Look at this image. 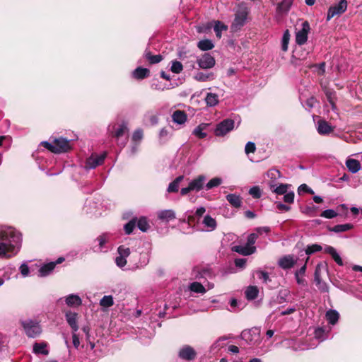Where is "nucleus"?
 Wrapping results in <instances>:
<instances>
[{
    "label": "nucleus",
    "mask_w": 362,
    "mask_h": 362,
    "mask_svg": "<svg viewBox=\"0 0 362 362\" xmlns=\"http://www.w3.org/2000/svg\"><path fill=\"white\" fill-rule=\"evenodd\" d=\"M21 234L13 228L3 230L0 228V257L9 258L16 247L21 246Z\"/></svg>",
    "instance_id": "obj_1"
},
{
    "label": "nucleus",
    "mask_w": 362,
    "mask_h": 362,
    "mask_svg": "<svg viewBox=\"0 0 362 362\" xmlns=\"http://www.w3.org/2000/svg\"><path fill=\"white\" fill-rule=\"evenodd\" d=\"M41 146L54 153L67 152L71 149L69 141L62 137L54 139L52 143L42 141Z\"/></svg>",
    "instance_id": "obj_2"
},
{
    "label": "nucleus",
    "mask_w": 362,
    "mask_h": 362,
    "mask_svg": "<svg viewBox=\"0 0 362 362\" xmlns=\"http://www.w3.org/2000/svg\"><path fill=\"white\" fill-rule=\"evenodd\" d=\"M248 14L249 8L243 5L240 6L235 13L231 28L234 30H240L245 24Z\"/></svg>",
    "instance_id": "obj_3"
},
{
    "label": "nucleus",
    "mask_w": 362,
    "mask_h": 362,
    "mask_svg": "<svg viewBox=\"0 0 362 362\" xmlns=\"http://www.w3.org/2000/svg\"><path fill=\"white\" fill-rule=\"evenodd\" d=\"M235 122L231 119H225L216 124L214 134L216 136H223L234 129Z\"/></svg>",
    "instance_id": "obj_4"
},
{
    "label": "nucleus",
    "mask_w": 362,
    "mask_h": 362,
    "mask_svg": "<svg viewBox=\"0 0 362 362\" xmlns=\"http://www.w3.org/2000/svg\"><path fill=\"white\" fill-rule=\"evenodd\" d=\"M347 8V1L340 0L338 4L332 6L329 8L327 15V21H330L332 18L337 16H340L344 13Z\"/></svg>",
    "instance_id": "obj_5"
},
{
    "label": "nucleus",
    "mask_w": 362,
    "mask_h": 362,
    "mask_svg": "<svg viewBox=\"0 0 362 362\" xmlns=\"http://www.w3.org/2000/svg\"><path fill=\"white\" fill-rule=\"evenodd\" d=\"M21 325L28 337L35 338L41 333L42 330L37 322L29 320L22 322Z\"/></svg>",
    "instance_id": "obj_6"
},
{
    "label": "nucleus",
    "mask_w": 362,
    "mask_h": 362,
    "mask_svg": "<svg viewBox=\"0 0 362 362\" xmlns=\"http://www.w3.org/2000/svg\"><path fill=\"white\" fill-rule=\"evenodd\" d=\"M310 30L308 21L302 23V28L296 33V42L298 45H304L308 40V35Z\"/></svg>",
    "instance_id": "obj_7"
},
{
    "label": "nucleus",
    "mask_w": 362,
    "mask_h": 362,
    "mask_svg": "<svg viewBox=\"0 0 362 362\" xmlns=\"http://www.w3.org/2000/svg\"><path fill=\"white\" fill-rule=\"evenodd\" d=\"M197 355V351L189 345L183 346L178 352L180 358L189 361L194 360Z\"/></svg>",
    "instance_id": "obj_8"
},
{
    "label": "nucleus",
    "mask_w": 362,
    "mask_h": 362,
    "mask_svg": "<svg viewBox=\"0 0 362 362\" xmlns=\"http://www.w3.org/2000/svg\"><path fill=\"white\" fill-rule=\"evenodd\" d=\"M260 329L257 327H252L250 329H245L242 332L240 337L247 343H252L259 339Z\"/></svg>",
    "instance_id": "obj_9"
},
{
    "label": "nucleus",
    "mask_w": 362,
    "mask_h": 362,
    "mask_svg": "<svg viewBox=\"0 0 362 362\" xmlns=\"http://www.w3.org/2000/svg\"><path fill=\"white\" fill-rule=\"evenodd\" d=\"M197 64L200 69H207L215 66L216 61L214 57L209 53H205L197 59Z\"/></svg>",
    "instance_id": "obj_10"
},
{
    "label": "nucleus",
    "mask_w": 362,
    "mask_h": 362,
    "mask_svg": "<svg viewBox=\"0 0 362 362\" xmlns=\"http://www.w3.org/2000/svg\"><path fill=\"white\" fill-rule=\"evenodd\" d=\"M107 156V153L104 152L100 156H91L89 157L86 162V168H95L98 165H100L103 163L105 158Z\"/></svg>",
    "instance_id": "obj_11"
},
{
    "label": "nucleus",
    "mask_w": 362,
    "mask_h": 362,
    "mask_svg": "<svg viewBox=\"0 0 362 362\" xmlns=\"http://www.w3.org/2000/svg\"><path fill=\"white\" fill-rule=\"evenodd\" d=\"M296 259L292 255H284L278 261V265L283 269H289L296 264Z\"/></svg>",
    "instance_id": "obj_12"
},
{
    "label": "nucleus",
    "mask_w": 362,
    "mask_h": 362,
    "mask_svg": "<svg viewBox=\"0 0 362 362\" xmlns=\"http://www.w3.org/2000/svg\"><path fill=\"white\" fill-rule=\"evenodd\" d=\"M206 181V177L203 175H200L197 176L196 178L193 179L188 185L190 189L195 192H199L204 187V183Z\"/></svg>",
    "instance_id": "obj_13"
},
{
    "label": "nucleus",
    "mask_w": 362,
    "mask_h": 362,
    "mask_svg": "<svg viewBox=\"0 0 362 362\" xmlns=\"http://www.w3.org/2000/svg\"><path fill=\"white\" fill-rule=\"evenodd\" d=\"M67 323L71 327L73 332H76L78 329V314L71 311H67L65 314Z\"/></svg>",
    "instance_id": "obj_14"
},
{
    "label": "nucleus",
    "mask_w": 362,
    "mask_h": 362,
    "mask_svg": "<svg viewBox=\"0 0 362 362\" xmlns=\"http://www.w3.org/2000/svg\"><path fill=\"white\" fill-rule=\"evenodd\" d=\"M232 250L242 255H250L255 252L256 247H250L248 245H235L232 247Z\"/></svg>",
    "instance_id": "obj_15"
},
{
    "label": "nucleus",
    "mask_w": 362,
    "mask_h": 362,
    "mask_svg": "<svg viewBox=\"0 0 362 362\" xmlns=\"http://www.w3.org/2000/svg\"><path fill=\"white\" fill-rule=\"evenodd\" d=\"M150 70L147 68L139 66L132 72V77L136 80H143L149 77Z\"/></svg>",
    "instance_id": "obj_16"
},
{
    "label": "nucleus",
    "mask_w": 362,
    "mask_h": 362,
    "mask_svg": "<svg viewBox=\"0 0 362 362\" xmlns=\"http://www.w3.org/2000/svg\"><path fill=\"white\" fill-rule=\"evenodd\" d=\"M158 219L168 222L171 220H174L175 216V213L172 209H166V210H162L158 213Z\"/></svg>",
    "instance_id": "obj_17"
},
{
    "label": "nucleus",
    "mask_w": 362,
    "mask_h": 362,
    "mask_svg": "<svg viewBox=\"0 0 362 362\" xmlns=\"http://www.w3.org/2000/svg\"><path fill=\"white\" fill-rule=\"evenodd\" d=\"M317 124V132L320 134H328L333 131V127L325 120H320Z\"/></svg>",
    "instance_id": "obj_18"
},
{
    "label": "nucleus",
    "mask_w": 362,
    "mask_h": 362,
    "mask_svg": "<svg viewBox=\"0 0 362 362\" xmlns=\"http://www.w3.org/2000/svg\"><path fill=\"white\" fill-rule=\"evenodd\" d=\"M172 118L174 122L182 124L187 121V115L185 111L177 110L173 113Z\"/></svg>",
    "instance_id": "obj_19"
},
{
    "label": "nucleus",
    "mask_w": 362,
    "mask_h": 362,
    "mask_svg": "<svg viewBox=\"0 0 362 362\" xmlns=\"http://www.w3.org/2000/svg\"><path fill=\"white\" fill-rule=\"evenodd\" d=\"M294 0H283L277 4L276 12L287 13L290 10Z\"/></svg>",
    "instance_id": "obj_20"
},
{
    "label": "nucleus",
    "mask_w": 362,
    "mask_h": 362,
    "mask_svg": "<svg viewBox=\"0 0 362 362\" xmlns=\"http://www.w3.org/2000/svg\"><path fill=\"white\" fill-rule=\"evenodd\" d=\"M56 263L53 262L43 264L39 269V276L41 277L47 276L54 269Z\"/></svg>",
    "instance_id": "obj_21"
},
{
    "label": "nucleus",
    "mask_w": 362,
    "mask_h": 362,
    "mask_svg": "<svg viewBox=\"0 0 362 362\" xmlns=\"http://www.w3.org/2000/svg\"><path fill=\"white\" fill-rule=\"evenodd\" d=\"M144 57L151 65L158 64L163 59L161 54L153 55L151 51L147 50L145 51Z\"/></svg>",
    "instance_id": "obj_22"
},
{
    "label": "nucleus",
    "mask_w": 362,
    "mask_h": 362,
    "mask_svg": "<svg viewBox=\"0 0 362 362\" xmlns=\"http://www.w3.org/2000/svg\"><path fill=\"white\" fill-rule=\"evenodd\" d=\"M325 252L332 256V259L339 266L343 265V261L337 252L336 250L332 246H327L325 248Z\"/></svg>",
    "instance_id": "obj_23"
},
{
    "label": "nucleus",
    "mask_w": 362,
    "mask_h": 362,
    "mask_svg": "<svg viewBox=\"0 0 362 362\" xmlns=\"http://www.w3.org/2000/svg\"><path fill=\"white\" fill-rule=\"evenodd\" d=\"M346 165L349 170L352 173H357L361 168L360 162L354 158H349L346 161Z\"/></svg>",
    "instance_id": "obj_24"
},
{
    "label": "nucleus",
    "mask_w": 362,
    "mask_h": 362,
    "mask_svg": "<svg viewBox=\"0 0 362 362\" xmlns=\"http://www.w3.org/2000/svg\"><path fill=\"white\" fill-rule=\"evenodd\" d=\"M226 200L235 208H240L242 204V198L235 194H229L226 196Z\"/></svg>",
    "instance_id": "obj_25"
},
{
    "label": "nucleus",
    "mask_w": 362,
    "mask_h": 362,
    "mask_svg": "<svg viewBox=\"0 0 362 362\" xmlns=\"http://www.w3.org/2000/svg\"><path fill=\"white\" fill-rule=\"evenodd\" d=\"M259 289L256 286H249L245 290V297L249 300H255L257 298Z\"/></svg>",
    "instance_id": "obj_26"
},
{
    "label": "nucleus",
    "mask_w": 362,
    "mask_h": 362,
    "mask_svg": "<svg viewBox=\"0 0 362 362\" xmlns=\"http://www.w3.org/2000/svg\"><path fill=\"white\" fill-rule=\"evenodd\" d=\"M354 226L351 223L339 224L333 227H329L328 230L332 232L337 233L345 232L352 229Z\"/></svg>",
    "instance_id": "obj_27"
},
{
    "label": "nucleus",
    "mask_w": 362,
    "mask_h": 362,
    "mask_svg": "<svg viewBox=\"0 0 362 362\" xmlns=\"http://www.w3.org/2000/svg\"><path fill=\"white\" fill-rule=\"evenodd\" d=\"M66 303L69 307L79 306L81 305L82 300L78 296L71 294L66 297Z\"/></svg>",
    "instance_id": "obj_28"
},
{
    "label": "nucleus",
    "mask_w": 362,
    "mask_h": 362,
    "mask_svg": "<svg viewBox=\"0 0 362 362\" xmlns=\"http://www.w3.org/2000/svg\"><path fill=\"white\" fill-rule=\"evenodd\" d=\"M326 318L329 324L334 325L338 322L339 314L335 310H329L326 313Z\"/></svg>",
    "instance_id": "obj_29"
},
{
    "label": "nucleus",
    "mask_w": 362,
    "mask_h": 362,
    "mask_svg": "<svg viewBox=\"0 0 362 362\" xmlns=\"http://www.w3.org/2000/svg\"><path fill=\"white\" fill-rule=\"evenodd\" d=\"M197 47L202 51H208L212 49L214 47V45L211 40L204 39L197 43Z\"/></svg>",
    "instance_id": "obj_30"
},
{
    "label": "nucleus",
    "mask_w": 362,
    "mask_h": 362,
    "mask_svg": "<svg viewBox=\"0 0 362 362\" xmlns=\"http://www.w3.org/2000/svg\"><path fill=\"white\" fill-rule=\"evenodd\" d=\"M45 343H35L33 345V352L36 354L48 355L49 351L46 349Z\"/></svg>",
    "instance_id": "obj_31"
},
{
    "label": "nucleus",
    "mask_w": 362,
    "mask_h": 362,
    "mask_svg": "<svg viewBox=\"0 0 362 362\" xmlns=\"http://www.w3.org/2000/svg\"><path fill=\"white\" fill-rule=\"evenodd\" d=\"M214 29L216 33V37L220 39L222 36L221 32L227 30L228 26L225 25L223 23L219 21H215Z\"/></svg>",
    "instance_id": "obj_32"
},
{
    "label": "nucleus",
    "mask_w": 362,
    "mask_h": 362,
    "mask_svg": "<svg viewBox=\"0 0 362 362\" xmlns=\"http://www.w3.org/2000/svg\"><path fill=\"white\" fill-rule=\"evenodd\" d=\"M127 131L128 128L127 124L123 122L121 124H119V128L117 129L115 132L112 133V136L118 139L122 137Z\"/></svg>",
    "instance_id": "obj_33"
},
{
    "label": "nucleus",
    "mask_w": 362,
    "mask_h": 362,
    "mask_svg": "<svg viewBox=\"0 0 362 362\" xmlns=\"http://www.w3.org/2000/svg\"><path fill=\"white\" fill-rule=\"evenodd\" d=\"M209 126V124L202 123L197 126L193 131V134L199 139H204L206 134L203 131Z\"/></svg>",
    "instance_id": "obj_34"
},
{
    "label": "nucleus",
    "mask_w": 362,
    "mask_h": 362,
    "mask_svg": "<svg viewBox=\"0 0 362 362\" xmlns=\"http://www.w3.org/2000/svg\"><path fill=\"white\" fill-rule=\"evenodd\" d=\"M206 105L209 106H215L218 103V95L215 93H208L205 98Z\"/></svg>",
    "instance_id": "obj_35"
},
{
    "label": "nucleus",
    "mask_w": 362,
    "mask_h": 362,
    "mask_svg": "<svg viewBox=\"0 0 362 362\" xmlns=\"http://www.w3.org/2000/svg\"><path fill=\"white\" fill-rule=\"evenodd\" d=\"M189 289L197 293H204L206 292V289L204 286L199 282H193L189 286Z\"/></svg>",
    "instance_id": "obj_36"
},
{
    "label": "nucleus",
    "mask_w": 362,
    "mask_h": 362,
    "mask_svg": "<svg viewBox=\"0 0 362 362\" xmlns=\"http://www.w3.org/2000/svg\"><path fill=\"white\" fill-rule=\"evenodd\" d=\"M137 227L142 231L146 232L149 228L148 222L145 217H141L139 219H136Z\"/></svg>",
    "instance_id": "obj_37"
},
{
    "label": "nucleus",
    "mask_w": 362,
    "mask_h": 362,
    "mask_svg": "<svg viewBox=\"0 0 362 362\" xmlns=\"http://www.w3.org/2000/svg\"><path fill=\"white\" fill-rule=\"evenodd\" d=\"M203 223L206 227L210 228L211 230H214L216 227V220L209 215H206L204 216Z\"/></svg>",
    "instance_id": "obj_38"
},
{
    "label": "nucleus",
    "mask_w": 362,
    "mask_h": 362,
    "mask_svg": "<svg viewBox=\"0 0 362 362\" xmlns=\"http://www.w3.org/2000/svg\"><path fill=\"white\" fill-rule=\"evenodd\" d=\"M136 226V218H134L124 225V229L125 233L127 235H130L133 232Z\"/></svg>",
    "instance_id": "obj_39"
},
{
    "label": "nucleus",
    "mask_w": 362,
    "mask_h": 362,
    "mask_svg": "<svg viewBox=\"0 0 362 362\" xmlns=\"http://www.w3.org/2000/svg\"><path fill=\"white\" fill-rule=\"evenodd\" d=\"M213 74L211 73V74H204L203 72H198L195 76H194V79L197 81H202V82H204V81H207L211 78H213Z\"/></svg>",
    "instance_id": "obj_40"
},
{
    "label": "nucleus",
    "mask_w": 362,
    "mask_h": 362,
    "mask_svg": "<svg viewBox=\"0 0 362 362\" xmlns=\"http://www.w3.org/2000/svg\"><path fill=\"white\" fill-rule=\"evenodd\" d=\"M114 304L113 298L112 296H105L100 301V305L104 308H109Z\"/></svg>",
    "instance_id": "obj_41"
},
{
    "label": "nucleus",
    "mask_w": 362,
    "mask_h": 362,
    "mask_svg": "<svg viewBox=\"0 0 362 362\" xmlns=\"http://www.w3.org/2000/svg\"><path fill=\"white\" fill-rule=\"evenodd\" d=\"M316 286H317L318 289L322 293H328L329 292V286L327 284L325 281H322L321 279V277L318 279V280H314Z\"/></svg>",
    "instance_id": "obj_42"
},
{
    "label": "nucleus",
    "mask_w": 362,
    "mask_h": 362,
    "mask_svg": "<svg viewBox=\"0 0 362 362\" xmlns=\"http://www.w3.org/2000/svg\"><path fill=\"white\" fill-rule=\"evenodd\" d=\"M322 250V247L321 245L318 244H313L311 245H308L307 248L305 249V253L308 255H310L316 252L321 251Z\"/></svg>",
    "instance_id": "obj_43"
},
{
    "label": "nucleus",
    "mask_w": 362,
    "mask_h": 362,
    "mask_svg": "<svg viewBox=\"0 0 362 362\" xmlns=\"http://www.w3.org/2000/svg\"><path fill=\"white\" fill-rule=\"evenodd\" d=\"M222 182V180L219 177H214L210 180L206 185V189H211L215 187L219 186Z\"/></svg>",
    "instance_id": "obj_44"
},
{
    "label": "nucleus",
    "mask_w": 362,
    "mask_h": 362,
    "mask_svg": "<svg viewBox=\"0 0 362 362\" xmlns=\"http://www.w3.org/2000/svg\"><path fill=\"white\" fill-rule=\"evenodd\" d=\"M183 69V66L181 62L178 61H173L170 70L175 74H180Z\"/></svg>",
    "instance_id": "obj_45"
},
{
    "label": "nucleus",
    "mask_w": 362,
    "mask_h": 362,
    "mask_svg": "<svg viewBox=\"0 0 362 362\" xmlns=\"http://www.w3.org/2000/svg\"><path fill=\"white\" fill-rule=\"evenodd\" d=\"M249 194L255 199H259L262 195L261 190L257 186L251 187L249 190Z\"/></svg>",
    "instance_id": "obj_46"
},
{
    "label": "nucleus",
    "mask_w": 362,
    "mask_h": 362,
    "mask_svg": "<svg viewBox=\"0 0 362 362\" xmlns=\"http://www.w3.org/2000/svg\"><path fill=\"white\" fill-rule=\"evenodd\" d=\"M267 176L272 180H276L281 177V173L276 168H272L267 172Z\"/></svg>",
    "instance_id": "obj_47"
},
{
    "label": "nucleus",
    "mask_w": 362,
    "mask_h": 362,
    "mask_svg": "<svg viewBox=\"0 0 362 362\" xmlns=\"http://www.w3.org/2000/svg\"><path fill=\"white\" fill-rule=\"evenodd\" d=\"M320 216L326 218H332L337 216V213L333 209H326L321 213Z\"/></svg>",
    "instance_id": "obj_48"
},
{
    "label": "nucleus",
    "mask_w": 362,
    "mask_h": 362,
    "mask_svg": "<svg viewBox=\"0 0 362 362\" xmlns=\"http://www.w3.org/2000/svg\"><path fill=\"white\" fill-rule=\"evenodd\" d=\"M289 37H290V35H289V33H288V30H286L283 35V39H282V49L284 51H286L288 49V41H289Z\"/></svg>",
    "instance_id": "obj_49"
},
{
    "label": "nucleus",
    "mask_w": 362,
    "mask_h": 362,
    "mask_svg": "<svg viewBox=\"0 0 362 362\" xmlns=\"http://www.w3.org/2000/svg\"><path fill=\"white\" fill-rule=\"evenodd\" d=\"M117 252L119 255L127 257L130 255V249L124 245H120L117 248Z\"/></svg>",
    "instance_id": "obj_50"
},
{
    "label": "nucleus",
    "mask_w": 362,
    "mask_h": 362,
    "mask_svg": "<svg viewBox=\"0 0 362 362\" xmlns=\"http://www.w3.org/2000/svg\"><path fill=\"white\" fill-rule=\"evenodd\" d=\"M256 151V146L255 143L249 141L246 144L245 151L246 154L253 153Z\"/></svg>",
    "instance_id": "obj_51"
},
{
    "label": "nucleus",
    "mask_w": 362,
    "mask_h": 362,
    "mask_svg": "<svg viewBox=\"0 0 362 362\" xmlns=\"http://www.w3.org/2000/svg\"><path fill=\"white\" fill-rule=\"evenodd\" d=\"M259 274V279H262L264 283L267 284L268 282L272 281V279L269 278V274L267 272L259 271L257 272Z\"/></svg>",
    "instance_id": "obj_52"
},
{
    "label": "nucleus",
    "mask_w": 362,
    "mask_h": 362,
    "mask_svg": "<svg viewBox=\"0 0 362 362\" xmlns=\"http://www.w3.org/2000/svg\"><path fill=\"white\" fill-rule=\"evenodd\" d=\"M298 194H300L301 192L308 193L310 194H314V191L309 187L306 184H302L299 186L298 189Z\"/></svg>",
    "instance_id": "obj_53"
},
{
    "label": "nucleus",
    "mask_w": 362,
    "mask_h": 362,
    "mask_svg": "<svg viewBox=\"0 0 362 362\" xmlns=\"http://www.w3.org/2000/svg\"><path fill=\"white\" fill-rule=\"evenodd\" d=\"M273 192L277 194H285L287 192V185L281 184L279 187L274 188Z\"/></svg>",
    "instance_id": "obj_54"
},
{
    "label": "nucleus",
    "mask_w": 362,
    "mask_h": 362,
    "mask_svg": "<svg viewBox=\"0 0 362 362\" xmlns=\"http://www.w3.org/2000/svg\"><path fill=\"white\" fill-rule=\"evenodd\" d=\"M257 238L258 234L257 233L250 234L247 237V245H248L250 247H254L253 245L255 243Z\"/></svg>",
    "instance_id": "obj_55"
},
{
    "label": "nucleus",
    "mask_w": 362,
    "mask_h": 362,
    "mask_svg": "<svg viewBox=\"0 0 362 362\" xmlns=\"http://www.w3.org/2000/svg\"><path fill=\"white\" fill-rule=\"evenodd\" d=\"M127 262L126 257L121 255L117 257L115 259L116 264L120 268L124 267L127 264Z\"/></svg>",
    "instance_id": "obj_56"
},
{
    "label": "nucleus",
    "mask_w": 362,
    "mask_h": 362,
    "mask_svg": "<svg viewBox=\"0 0 362 362\" xmlns=\"http://www.w3.org/2000/svg\"><path fill=\"white\" fill-rule=\"evenodd\" d=\"M168 192H177L179 190V185L176 183L174 180L171 182L168 187Z\"/></svg>",
    "instance_id": "obj_57"
},
{
    "label": "nucleus",
    "mask_w": 362,
    "mask_h": 362,
    "mask_svg": "<svg viewBox=\"0 0 362 362\" xmlns=\"http://www.w3.org/2000/svg\"><path fill=\"white\" fill-rule=\"evenodd\" d=\"M284 201L288 204L293 203L294 202V193L293 192L286 193L284 196Z\"/></svg>",
    "instance_id": "obj_58"
},
{
    "label": "nucleus",
    "mask_w": 362,
    "mask_h": 362,
    "mask_svg": "<svg viewBox=\"0 0 362 362\" xmlns=\"http://www.w3.org/2000/svg\"><path fill=\"white\" fill-rule=\"evenodd\" d=\"M143 137V131L141 129H136L132 135V139L134 141H140Z\"/></svg>",
    "instance_id": "obj_59"
},
{
    "label": "nucleus",
    "mask_w": 362,
    "mask_h": 362,
    "mask_svg": "<svg viewBox=\"0 0 362 362\" xmlns=\"http://www.w3.org/2000/svg\"><path fill=\"white\" fill-rule=\"evenodd\" d=\"M97 240L98 241L100 247L103 248L107 240V235L105 234H102L97 238Z\"/></svg>",
    "instance_id": "obj_60"
},
{
    "label": "nucleus",
    "mask_w": 362,
    "mask_h": 362,
    "mask_svg": "<svg viewBox=\"0 0 362 362\" xmlns=\"http://www.w3.org/2000/svg\"><path fill=\"white\" fill-rule=\"evenodd\" d=\"M246 264V259L243 258H237L235 259V265L237 267L243 268Z\"/></svg>",
    "instance_id": "obj_61"
},
{
    "label": "nucleus",
    "mask_w": 362,
    "mask_h": 362,
    "mask_svg": "<svg viewBox=\"0 0 362 362\" xmlns=\"http://www.w3.org/2000/svg\"><path fill=\"white\" fill-rule=\"evenodd\" d=\"M276 208L280 211H288L291 210V207L288 205L282 204L281 202H276Z\"/></svg>",
    "instance_id": "obj_62"
},
{
    "label": "nucleus",
    "mask_w": 362,
    "mask_h": 362,
    "mask_svg": "<svg viewBox=\"0 0 362 362\" xmlns=\"http://www.w3.org/2000/svg\"><path fill=\"white\" fill-rule=\"evenodd\" d=\"M20 271L23 276H26L29 274V267L27 264H23L20 267Z\"/></svg>",
    "instance_id": "obj_63"
},
{
    "label": "nucleus",
    "mask_w": 362,
    "mask_h": 362,
    "mask_svg": "<svg viewBox=\"0 0 362 362\" xmlns=\"http://www.w3.org/2000/svg\"><path fill=\"white\" fill-rule=\"evenodd\" d=\"M73 344L76 349H78L80 345V340L78 334L76 332H73L72 334Z\"/></svg>",
    "instance_id": "obj_64"
}]
</instances>
